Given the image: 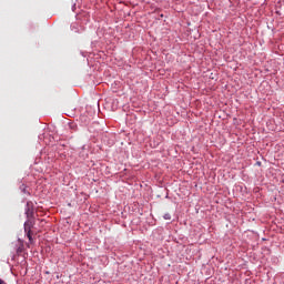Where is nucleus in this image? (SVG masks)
Instances as JSON below:
<instances>
[{"label": "nucleus", "instance_id": "nucleus-4", "mask_svg": "<svg viewBox=\"0 0 284 284\" xmlns=\"http://www.w3.org/2000/svg\"><path fill=\"white\" fill-rule=\"evenodd\" d=\"M27 216H30V212L29 211H27Z\"/></svg>", "mask_w": 284, "mask_h": 284}, {"label": "nucleus", "instance_id": "nucleus-2", "mask_svg": "<svg viewBox=\"0 0 284 284\" xmlns=\"http://www.w3.org/2000/svg\"><path fill=\"white\" fill-rule=\"evenodd\" d=\"M164 221H172V215L170 213H166L163 215Z\"/></svg>", "mask_w": 284, "mask_h": 284}, {"label": "nucleus", "instance_id": "nucleus-3", "mask_svg": "<svg viewBox=\"0 0 284 284\" xmlns=\"http://www.w3.org/2000/svg\"><path fill=\"white\" fill-rule=\"evenodd\" d=\"M0 284H8V283H6V281L0 278Z\"/></svg>", "mask_w": 284, "mask_h": 284}, {"label": "nucleus", "instance_id": "nucleus-1", "mask_svg": "<svg viewBox=\"0 0 284 284\" xmlns=\"http://www.w3.org/2000/svg\"><path fill=\"white\" fill-rule=\"evenodd\" d=\"M32 227H34V221L28 220L24 222V232L31 244L34 243V240L32 239Z\"/></svg>", "mask_w": 284, "mask_h": 284}]
</instances>
